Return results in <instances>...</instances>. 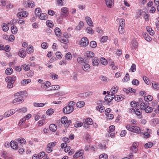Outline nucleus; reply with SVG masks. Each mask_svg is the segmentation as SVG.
Instances as JSON below:
<instances>
[{"mask_svg":"<svg viewBox=\"0 0 159 159\" xmlns=\"http://www.w3.org/2000/svg\"><path fill=\"white\" fill-rule=\"evenodd\" d=\"M106 4L109 8H111L114 5L113 0H106Z\"/></svg>","mask_w":159,"mask_h":159,"instance_id":"nucleus-19","label":"nucleus"},{"mask_svg":"<svg viewBox=\"0 0 159 159\" xmlns=\"http://www.w3.org/2000/svg\"><path fill=\"white\" fill-rule=\"evenodd\" d=\"M83 122L84 124L85 123L87 125H91L93 123L92 119L90 118H87L85 119H84Z\"/></svg>","mask_w":159,"mask_h":159,"instance_id":"nucleus-15","label":"nucleus"},{"mask_svg":"<svg viewBox=\"0 0 159 159\" xmlns=\"http://www.w3.org/2000/svg\"><path fill=\"white\" fill-rule=\"evenodd\" d=\"M45 153L44 152H39L38 154V158L41 159L45 156Z\"/></svg>","mask_w":159,"mask_h":159,"instance_id":"nucleus-54","label":"nucleus"},{"mask_svg":"<svg viewBox=\"0 0 159 159\" xmlns=\"http://www.w3.org/2000/svg\"><path fill=\"white\" fill-rule=\"evenodd\" d=\"M19 54L20 57H24L26 55L25 50L22 49H20L19 51Z\"/></svg>","mask_w":159,"mask_h":159,"instance_id":"nucleus-21","label":"nucleus"},{"mask_svg":"<svg viewBox=\"0 0 159 159\" xmlns=\"http://www.w3.org/2000/svg\"><path fill=\"white\" fill-rule=\"evenodd\" d=\"M58 40L60 42L63 43H67L69 42V40L66 39L64 37L59 38Z\"/></svg>","mask_w":159,"mask_h":159,"instance_id":"nucleus-22","label":"nucleus"},{"mask_svg":"<svg viewBox=\"0 0 159 159\" xmlns=\"http://www.w3.org/2000/svg\"><path fill=\"white\" fill-rule=\"evenodd\" d=\"M60 87L59 85H53L49 86L46 89L47 91L56 90L59 89Z\"/></svg>","mask_w":159,"mask_h":159,"instance_id":"nucleus-11","label":"nucleus"},{"mask_svg":"<svg viewBox=\"0 0 159 159\" xmlns=\"http://www.w3.org/2000/svg\"><path fill=\"white\" fill-rule=\"evenodd\" d=\"M41 13V9L39 8H36L35 10V13L36 16H39Z\"/></svg>","mask_w":159,"mask_h":159,"instance_id":"nucleus-47","label":"nucleus"},{"mask_svg":"<svg viewBox=\"0 0 159 159\" xmlns=\"http://www.w3.org/2000/svg\"><path fill=\"white\" fill-rule=\"evenodd\" d=\"M16 111L13 109H11L6 112L4 113V116L6 117H9L10 116L14 114Z\"/></svg>","mask_w":159,"mask_h":159,"instance_id":"nucleus-10","label":"nucleus"},{"mask_svg":"<svg viewBox=\"0 0 159 159\" xmlns=\"http://www.w3.org/2000/svg\"><path fill=\"white\" fill-rule=\"evenodd\" d=\"M50 76L53 80H56L58 78V75L54 73H51L50 74Z\"/></svg>","mask_w":159,"mask_h":159,"instance_id":"nucleus-39","label":"nucleus"},{"mask_svg":"<svg viewBox=\"0 0 159 159\" xmlns=\"http://www.w3.org/2000/svg\"><path fill=\"white\" fill-rule=\"evenodd\" d=\"M109 92L108 94L106 95L105 97V100L108 103L111 102L115 97L114 94H109Z\"/></svg>","mask_w":159,"mask_h":159,"instance_id":"nucleus-4","label":"nucleus"},{"mask_svg":"<svg viewBox=\"0 0 159 159\" xmlns=\"http://www.w3.org/2000/svg\"><path fill=\"white\" fill-rule=\"evenodd\" d=\"M94 53L92 52H87L85 54L86 58L88 60L94 57Z\"/></svg>","mask_w":159,"mask_h":159,"instance_id":"nucleus-14","label":"nucleus"},{"mask_svg":"<svg viewBox=\"0 0 159 159\" xmlns=\"http://www.w3.org/2000/svg\"><path fill=\"white\" fill-rule=\"evenodd\" d=\"M8 82L7 87L9 89H11L13 87V84L14 83H13L11 81H6Z\"/></svg>","mask_w":159,"mask_h":159,"instance_id":"nucleus-61","label":"nucleus"},{"mask_svg":"<svg viewBox=\"0 0 159 159\" xmlns=\"http://www.w3.org/2000/svg\"><path fill=\"white\" fill-rule=\"evenodd\" d=\"M26 121L25 119V118H21L19 123L18 125L20 127H21L24 124H25V121Z\"/></svg>","mask_w":159,"mask_h":159,"instance_id":"nucleus-45","label":"nucleus"},{"mask_svg":"<svg viewBox=\"0 0 159 159\" xmlns=\"http://www.w3.org/2000/svg\"><path fill=\"white\" fill-rule=\"evenodd\" d=\"M54 32L56 35L57 36H60L61 34V30L59 28L56 27L55 28Z\"/></svg>","mask_w":159,"mask_h":159,"instance_id":"nucleus-24","label":"nucleus"},{"mask_svg":"<svg viewBox=\"0 0 159 159\" xmlns=\"http://www.w3.org/2000/svg\"><path fill=\"white\" fill-rule=\"evenodd\" d=\"M83 125V123L82 122L78 121L75 125V126L76 128L80 127L82 126Z\"/></svg>","mask_w":159,"mask_h":159,"instance_id":"nucleus-57","label":"nucleus"},{"mask_svg":"<svg viewBox=\"0 0 159 159\" xmlns=\"http://www.w3.org/2000/svg\"><path fill=\"white\" fill-rule=\"evenodd\" d=\"M65 57L66 59L68 60H70L72 58V55L71 53L68 52L67 53L65 56Z\"/></svg>","mask_w":159,"mask_h":159,"instance_id":"nucleus-40","label":"nucleus"},{"mask_svg":"<svg viewBox=\"0 0 159 159\" xmlns=\"http://www.w3.org/2000/svg\"><path fill=\"white\" fill-rule=\"evenodd\" d=\"M28 4V7H29L32 8L35 6V4L33 1H30L29 2H27Z\"/></svg>","mask_w":159,"mask_h":159,"instance_id":"nucleus-60","label":"nucleus"},{"mask_svg":"<svg viewBox=\"0 0 159 159\" xmlns=\"http://www.w3.org/2000/svg\"><path fill=\"white\" fill-rule=\"evenodd\" d=\"M63 37L66 39H68L71 37L70 34L67 32L65 33L63 35Z\"/></svg>","mask_w":159,"mask_h":159,"instance_id":"nucleus-55","label":"nucleus"},{"mask_svg":"<svg viewBox=\"0 0 159 159\" xmlns=\"http://www.w3.org/2000/svg\"><path fill=\"white\" fill-rule=\"evenodd\" d=\"M89 41L86 37H84L82 39L80 45L81 46L86 47L89 44Z\"/></svg>","mask_w":159,"mask_h":159,"instance_id":"nucleus-5","label":"nucleus"},{"mask_svg":"<svg viewBox=\"0 0 159 159\" xmlns=\"http://www.w3.org/2000/svg\"><path fill=\"white\" fill-rule=\"evenodd\" d=\"M145 112L147 113H151L153 110L152 108L149 106H146L144 110Z\"/></svg>","mask_w":159,"mask_h":159,"instance_id":"nucleus-36","label":"nucleus"},{"mask_svg":"<svg viewBox=\"0 0 159 159\" xmlns=\"http://www.w3.org/2000/svg\"><path fill=\"white\" fill-rule=\"evenodd\" d=\"M125 21L124 19H121L120 21V27H125Z\"/></svg>","mask_w":159,"mask_h":159,"instance_id":"nucleus-51","label":"nucleus"},{"mask_svg":"<svg viewBox=\"0 0 159 159\" xmlns=\"http://www.w3.org/2000/svg\"><path fill=\"white\" fill-rule=\"evenodd\" d=\"M90 66L89 64L87 63H85L83 67V70L86 72H89V71Z\"/></svg>","mask_w":159,"mask_h":159,"instance_id":"nucleus-25","label":"nucleus"},{"mask_svg":"<svg viewBox=\"0 0 159 159\" xmlns=\"http://www.w3.org/2000/svg\"><path fill=\"white\" fill-rule=\"evenodd\" d=\"M118 90V88L117 86H114L111 90V92L112 94H114L116 93Z\"/></svg>","mask_w":159,"mask_h":159,"instance_id":"nucleus-30","label":"nucleus"},{"mask_svg":"<svg viewBox=\"0 0 159 159\" xmlns=\"http://www.w3.org/2000/svg\"><path fill=\"white\" fill-rule=\"evenodd\" d=\"M86 30L88 34H92L94 33V30L90 27H87L86 29Z\"/></svg>","mask_w":159,"mask_h":159,"instance_id":"nucleus-42","label":"nucleus"},{"mask_svg":"<svg viewBox=\"0 0 159 159\" xmlns=\"http://www.w3.org/2000/svg\"><path fill=\"white\" fill-rule=\"evenodd\" d=\"M10 146L13 149L17 150L18 148L17 143L16 142L11 141L10 143Z\"/></svg>","mask_w":159,"mask_h":159,"instance_id":"nucleus-16","label":"nucleus"},{"mask_svg":"<svg viewBox=\"0 0 159 159\" xmlns=\"http://www.w3.org/2000/svg\"><path fill=\"white\" fill-rule=\"evenodd\" d=\"M126 127L128 130L131 132L137 134H140L141 133V129L139 126L128 124L126 125Z\"/></svg>","mask_w":159,"mask_h":159,"instance_id":"nucleus-1","label":"nucleus"},{"mask_svg":"<svg viewBox=\"0 0 159 159\" xmlns=\"http://www.w3.org/2000/svg\"><path fill=\"white\" fill-rule=\"evenodd\" d=\"M61 11L65 13V16H66L68 15L69 14V11L68 8L65 7H64L61 8Z\"/></svg>","mask_w":159,"mask_h":159,"instance_id":"nucleus-23","label":"nucleus"},{"mask_svg":"<svg viewBox=\"0 0 159 159\" xmlns=\"http://www.w3.org/2000/svg\"><path fill=\"white\" fill-rule=\"evenodd\" d=\"M85 19L86 20L88 25L90 26H93V24L91 19L89 16H86L85 17Z\"/></svg>","mask_w":159,"mask_h":159,"instance_id":"nucleus-17","label":"nucleus"},{"mask_svg":"<svg viewBox=\"0 0 159 159\" xmlns=\"http://www.w3.org/2000/svg\"><path fill=\"white\" fill-rule=\"evenodd\" d=\"M28 15V13L26 11L20 12L17 13V16L18 17H26Z\"/></svg>","mask_w":159,"mask_h":159,"instance_id":"nucleus-9","label":"nucleus"},{"mask_svg":"<svg viewBox=\"0 0 159 159\" xmlns=\"http://www.w3.org/2000/svg\"><path fill=\"white\" fill-rule=\"evenodd\" d=\"M96 109L99 111L100 112L102 113L104 111V107L102 105H98L96 107Z\"/></svg>","mask_w":159,"mask_h":159,"instance_id":"nucleus-26","label":"nucleus"},{"mask_svg":"<svg viewBox=\"0 0 159 159\" xmlns=\"http://www.w3.org/2000/svg\"><path fill=\"white\" fill-rule=\"evenodd\" d=\"M152 131L151 129L147 128L145 129V131L143 133L145 138H148L150 137V134L152 133Z\"/></svg>","mask_w":159,"mask_h":159,"instance_id":"nucleus-8","label":"nucleus"},{"mask_svg":"<svg viewBox=\"0 0 159 159\" xmlns=\"http://www.w3.org/2000/svg\"><path fill=\"white\" fill-rule=\"evenodd\" d=\"M26 51L28 53L30 54L34 51L33 48L31 45L30 46L26 49Z\"/></svg>","mask_w":159,"mask_h":159,"instance_id":"nucleus-33","label":"nucleus"},{"mask_svg":"<svg viewBox=\"0 0 159 159\" xmlns=\"http://www.w3.org/2000/svg\"><path fill=\"white\" fill-rule=\"evenodd\" d=\"M110 66L111 67V69L113 70H115L117 68L116 66H115L114 61H111L110 64Z\"/></svg>","mask_w":159,"mask_h":159,"instance_id":"nucleus-63","label":"nucleus"},{"mask_svg":"<svg viewBox=\"0 0 159 159\" xmlns=\"http://www.w3.org/2000/svg\"><path fill=\"white\" fill-rule=\"evenodd\" d=\"M11 30L12 33L13 34H16L17 31V29L16 27L15 26H13L11 27Z\"/></svg>","mask_w":159,"mask_h":159,"instance_id":"nucleus-44","label":"nucleus"},{"mask_svg":"<svg viewBox=\"0 0 159 159\" xmlns=\"http://www.w3.org/2000/svg\"><path fill=\"white\" fill-rule=\"evenodd\" d=\"M2 28L3 30L4 31H8L9 29V27L5 23L2 24Z\"/></svg>","mask_w":159,"mask_h":159,"instance_id":"nucleus-38","label":"nucleus"},{"mask_svg":"<svg viewBox=\"0 0 159 159\" xmlns=\"http://www.w3.org/2000/svg\"><path fill=\"white\" fill-rule=\"evenodd\" d=\"M13 71L12 69L11 68H7L5 70V73L7 75H11Z\"/></svg>","mask_w":159,"mask_h":159,"instance_id":"nucleus-31","label":"nucleus"},{"mask_svg":"<svg viewBox=\"0 0 159 159\" xmlns=\"http://www.w3.org/2000/svg\"><path fill=\"white\" fill-rule=\"evenodd\" d=\"M153 146V143L151 142H149L145 144L144 146L146 148H150Z\"/></svg>","mask_w":159,"mask_h":159,"instance_id":"nucleus-62","label":"nucleus"},{"mask_svg":"<svg viewBox=\"0 0 159 159\" xmlns=\"http://www.w3.org/2000/svg\"><path fill=\"white\" fill-rule=\"evenodd\" d=\"M61 122L63 124H66L67 122V118L65 116L62 118L61 119Z\"/></svg>","mask_w":159,"mask_h":159,"instance_id":"nucleus-59","label":"nucleus"},{"mask_svg":"<svg viewBox=\"0 0 159 159\" xmlns=\"http://www.w3.org/2000/svg\"><path fill=\"white\" fill-rule=\"evenodd\" d=\"M90 45L91 47L95 48L97 47V43L94 41H92L90 43Z\"/></svg>","mask_w":159,"mask_h":159,"instance_id":"nucleus-50","label":"nucleus"},{"mask_svg":"<svg viewBox=\"0 0 159 159\" xmlns=\"http://www.w3.org/2000/svg\"><path fill=\"white\" fill-rule=\"evenodd\" d=\"M34 105L35 107H41L44 106V104L43 103L35 102L34 103Z\"/></svg>","mask_w":159,"mask_h":159,"instance_id":"nucleus-52","label":"nucleus"},{"mask_svg":"<svg viewBox=\"0 0 159 159\" xmlns=\"http://www.w3.org/2000/svg\"><path fill=\"white\" fill-rule=\"evenodd\" d=\"M31 81V80L30 79H24L22 80L21 84L22 85H25L30 83Z\"/></svg>","mask_w":159,"mask_h":159,"instance_id":"nucleus-41","label":"nucleus"},{"mask_svg":"<svg viewBox=\"0 0 159 159\" xmlns=\"http://www.w3.org/2000/svg\"><path fill=\"white\" fill-rule=\"evenodd\" d=\"M99 157L100 159H107L108 158L107 155L105 153L101 154Z\"/></svg>","mask_w":159,"mask_h":159,"instance_id":"nucleus-56","label":"nucleus"},{"mask_svg":"<svg viewBox=\"0 0 159 159\" xmlns=\"http://www.w3.org/2000/svg\"><path fill=\"white\" fill-rule=\"evenodd\" d=\"M27 111V108L25 107H23L17 110L16 111L19 112L25 113Z\"/></svg>","mask_w":159,"mask_h":159,"instance_id":"nucleus-49","label":"nucleus"},{"mask_svg":"<svg viewBox=\"0 0 159 159\" xmlns=\"http://www.w3.org/2000/svg\"><path fill=\"white\" fill-rule=\"evenodd\" d=\"M130 105L131 107H137V106L139 105V103L137 102H136L134 101H133L131 102Z\"/></svg>","mask_w":159,"mask_h":159,"instance_id":"nucleus-48","label":"nucleus"},{"mask_svg":"<svg viewBox=\"0 0 159 159\" xmlns=\"http://www.w3.org/2000/svg\"><path fill=\"white\" fill-rule=\"evenodd\" d=\"M54 112V110L52 108L48 109L46 111L47 114L48 115H52Z\"/></svg>","mask_w":159,"mask_h":159,"instance_id":"nucleus-58","label":"nucleus"},{"mask_svg":"<svg viewBox=\"0 0 159 159\" xmlns=\"http://www.w3.org/2000/svg\"><path fill=\"white\" fill-rule=\"evenodd\" d=\"M92 65L93 66H97L99 64L100 61L97 57H94L92 59Z\"/></svg>","mask_w":159,"mask_h":159,"instance_id":"nucleus-12","label":"nucleus"},{"mask_svg":"<svg viewBox=\"0 0 159 159\" xmlns=\"http://www.w3.org/2000/svg\"><path fill=\"white\" fill-rule=\"evenodd\" d=\"M131 109V111L132 110H134L135 114L138 116V118L140 119L142 117V111L141 109H136L134 110V108H132Z\"/></svg>","mask_w":159,"mask_h":159,"instance_id":"nucleus-7","label":"nucleus"},{"mask_svg":"<svg viewBox=\"0 0 159 159\" xmlns=\"http://www.w3.org/2000/svg\"><path fill=\"white\" fill-rule=\"evenodd\" d=\"M152 87L153 88L157 90H159V84L155 82L152 83Z\"/></svg>","mask_w":159,"mask_h":159,"instance_id":"nucleus-34","label":"nucleus"},{"mask_svg":"<svg viewBox=\"0 0 159 159\" xmlns=\"http://www.w3.org/2000/svg\"><path fill=\"white\" fill-rule=\"evenodd\" d=\"M84 153L83 150H80L79 152H76L74 155V157L75 158H77L82 156Z\"/></svg>","mask_w":159,"mask_h":159,"instance_id":"nucleus-20","label":"nucleus"},{"mask_svg":"<svg viewBox=\"0 0 159 159\" xmlns=\"http://www.w3.org/2000/svg\"><path fill=\"white\" fill-rule=\"evenodd\" d=\"M100 61L102 64L106 66L107 64V60L103 57H101L100 59Z\"/></svg>","mask_w":159,"mask_h":159,"instance_id":"nucleus-37","label":"nucleus"},{"mask_svg":"<svg viewBox=\"0 0 159 159\" xmlns=\"http://www.w3.org/2000/svg\"><path fill=\"white\" fill-rule=\"evenodd\" d=\"M146 29L147 31L149 33L150 35H153L154 34V31L152 30V28L149 26L146 27Z\"/></svg>","mask_w":159,"mask_h":159,"instance_id":"nucleus-29","label":"nucleus"},{"mask_svg":"<svg viewBox=\"0 0 159 159\" xmlns=\"http://www.w3.org/2000/svg\"><path fill=\"white\" fill-rule=\"evenodd\" d=\"M23 101V97L20 96L14 99L12 101V103L14 104H18L22 103Z\"/></svg>","mask_w":159,"mask_h":159,"instance_id":"nucleus-6","label":"nucleus"},{"mask_svg":"<svg viewBox=\"0 0 159 159\" xmlns=\"http://www.w3.org/2000/svg\"><path fill=\"white\" fill-rule=\"evenodd\" d=\"M57 143L55 142L50 143L48 144L46 149V152L48 153H50L52 152V148Z\"/></svg>","mask_w":159,"mask_h":159,"instance_id":"nucleus-3","label":"nucleus"},{"mask_svg":"<svg viewBox=\"0 0 159 159\" xmlns=\"http://www.w3.org/2000/svg\"><path fill=\"white\" fill-rule=\"evenodd\" d=\"M107 39L108 37L107 36H104L100 40V42L101 43H103L105 42Z\"/></svg>","mask_w":159,"mask_h":159,"instance_id":"nucleus-64","label":"nucleus"},{"mask_svg":"<svg viewBox=\"0 0 159 159\" xmlns=\"http://www.w3.org/2000/svg\"><path fill=\"white\" fill-rule=\"evenodd\" d=\"M16 80V77L15 76L13 75L11 77L8 76L5 79L6 81H11L13 83H14L15 81Z\"/></svg>","mask_w":159,"mask_h":159,"instance_id":"nucleus-18","label":"nucleus"},{"mask_svg":"<svg viewBox=\"0 0 159 159\" xmlns=\"http://www.w3.org/2000/svg\"><path fill=\"white\" fill-rule=\"evenodd\" d=\"M85 102L83 101H79L76 103V106L79 107H82L84 106Z\"/></svg>","mask_w":159,"mask_h":159,"instance_id":"nucleus-35","label":"nucleus"},{"mask_svg":"<svg viewBox=\"0 0 159 159\" xmlns=\"http://www.w3.org/2000/svg\"><path fill=\"white\" fill-rule=\"evenodd\" d=\"M46 24L49 27L52 28L53 26V22L50 20H48L46 21Z\"/></svg>","mask_w":159,"mask_h":159,"instance_id":"nucleus-46","label":"nucleus"},{"mask_svg":"<svg viewBox=\"0 0 159 159\" xmlns=\"http://www.w3.org/2000/svg\"><path fill=\"white\" fill-rule=\"evenodd\" d=\"M129 80V76L128 73L126 74L125 76L122 79V81L123 82H125Z\"/></svg>","mask_w":159,"mask_h":159,"instance_id":"nucleus-43","label":"nucleus"},{"mask_svg":"<svg viewBox=\"0 0 159 159\" xmlns=\"http://www.w3.org/2000/svg\"><path fill=\"white\" fill-rule=\"evenodd\" d=\"M74 110L73 107L67 105L63 108V111L64 113L69 114L72 112Z\"/></svg>","mask_w":159,"mask_h":159,"instance_id":"nucleus-2","label":"nucleus"},{"mask_svg":"<svg viewBox=\"0 0 159 159\" xmlns=\"http://www.w3.org/2000/svg\"><path fill=\"white\" fill-rule=\"evenodd\" d=\"M125 97L123 95H117L115 96L114 99L116 101H120L124 99Z\"/></svg>","mask_w":159,"mask_h":159,"instance_id":"nucleus-13","label":"nucleus"},{"mask_svg":"<svg viewBox=\"0 0 159 159\" xmlns=\"http://www.w3.org/2000/svg\"><path fill=\"white\" fill-rule=\"evenodd\" d=\"M153 97L151 95H148L144 98V100L147 102L150 101L152 100Z\"/></svg>","mask_w":159,"mask_h":159,"instance_id":"nucleus-53","label":"nucleus"},{"mask_svg":"<svg viewBox=\"0 0 159 159\" xmlns=\"http://www.w3.org/2000/svg\"><path fill=\"white\" fill-rule=\"evenodd\" d=\"M48 18L47 15L45 13H41L39 16V18L41 20H45Z\"/></svg>","mask_w":159,"mask_h":159,"instance_id":"nucleus-27","label":"nucleus"},{"mask_svg":"<svg viewBox=\"0 0 159 159\" xmlns=\"http://www.w3.org/2000/svg\"><path fill=\"white\" fill-rule=\"evenodd\" d=\"M143 37L147 41H150L152 40V38L147 34L144 33L143 34Z\"/></svg>","mask_w":159,"mask_h":159,"instance_id":"nucleus-32","label":"nucleus"},{"mask_svg":"<svg viewBox=\"0 0 159 159\" xmlns=\"http://www.w3.org/2000/svg\"><path fill=\"white\" fill-rule=\"evenodd\" d=\"M49 129L52 131H55L57 129V126L54 124H51L49 126Z\"/></svg>","mask_w":159,"mask_h":159,"instance_id":"nucleus-28","label":"nucleus"}]
</instances>
